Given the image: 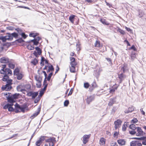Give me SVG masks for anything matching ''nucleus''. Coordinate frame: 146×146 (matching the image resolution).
Returning a JSON list of instances; mask_svg holds the SVG:
<instances>
[{"label": "nucleus", "instance_id": "obj_1", "mask_svg": "<svg viewBox=\"0 0 146 146\" xmlns=\"http://www.w3.org/2000/svg\"><path fill=\"white\" fill-rule=\"evenodd\" d=\"M6 65L4 64L2 65V69L0 70V72L1 74H4L2 78V80L4 82H6L7 84L5 85H3L2 87V90L6 91H9L12 88L11 86L13 84V80L11 79H9L8 75H11L12 74V71L9 68H5Z\"/></svg>", "mask_w": 146, "mask_h": 146}, {"label": "nucleus", "instance_id": "obj_2", "mask_svg": "<svg viewBox=\"0 0 146 146\" xmlns=\"http://www.w3.org/2000/svg\"><path fill=\"white\" fill-rule=\"evenodd\" d=\"M127 66L125 65H124V66L121 68V70L122 71L121 74L118 75V77L120 79V82L121 83L122 81L124 80L125 77V76L123 74V73H124L126 70Z\"/></svg>", "mask_w": 146, "mask_h": 146}, {"label": "nucleus", "instance_id": "obj_3", "mask_svg": "<svg viewBox=\"0 0 146 146\" xmlns=\"http://www.w3.org/2000/svg\"><path fill=\"white\" fill-rule=\"evenodd\" d=\"M13 105V104L7 103L3 107L4 109H6L7 108L9 111H14V109L12 107Z\"/></svg>", "mask_w": 146, "mask_h": 146}, {"label": "nucleus", "instance_id": "obj_4", "mask_svg": "<svg viewBox=\"0 0 146 146\" xmlns=\"http://www.w3.org/2000/svg\"><path fill=\"white\" fill-rule=\"evenodd\" d=\"M137 130L138 133H136V135L137 136H143L145 134V133L143 132L142 129L140 127H137Z\"/></svg>", "mask_w": 146, "mask_h": 146}, {"label": "nucleus", "instance_id": "obj_5", "mask_svg": "<svg viewBox=\"0 0 146 146\" xmlns=\"http://www.w3.org/2000/svg\"><path fill=\"white\" fill-rule=\"evenodd\" d=\"M121 123V121L120 119H117L114 122L115 128V129H117L120 127Z\"/></svg>", "mask_w": 146, "mask_h": 146}, {"label": "nucleus", "instance_id": "obj_6", "mask_svg": "<svg viewBox=\"0 0 146 146\" xmlns=\"http://www.w3.org/2000/svg\"><path fill=\"white\" fill-rule=\"evenodd\" d=\"M97 86L96 82H94L91 85H90L89 91L90 92H92L94 88L97 87Z\"/></svg>", "mask_w": 146, "mask_h": 146}, {"label": "nucleus", "instance_id": "obj_7", "mask_svg": "<svg viewBox=\"0 0 146 146\" xmlns=\"http://www.w3.org/2000/svg\"><path fill=\"white\" fill-rule=\"evenodd\" d=\"M95 98V96L94 95L88 96L86 99L87 103L89 104L90 103L93 101Z\"/></svg>", "mask_w": 146, "mask_h": 146}, {"label": "nucleus", "instance_id": "obj_8", "mask_svg": "<svg viewBox=\"0 0 146 146\" xmlns=\"http://www.w3.org/2000/svg\"><path fill=\"white\" fill-rule=\"evenodd\" d=\"M135 108L133 106H131L129 107L128 109L125 110L124 112L125 113H128L132 112L135 110Z\"/></svg>", "mask_w": 146, "mask_h": 146}, {"label": "nucleus", "instance_id": "obj_9", "mask_svg": "<svg viewBox=\"0 0 146 146\" xmlns=\"http://www.w3.org/2000/svg\"><path fill=\"white\" fill-rule=\"evenodd\" d=\"M90 137V135H84L83 137V142L84 144H86L88 141V139Z\"/></svg>", "mask_w": 146, "mask_h": 146}, {"label": "nucleus", "instance_id": "obj_10", "mask_svg": "<svg viewBox=\"0 0 146 146\" xmlns=\"http://www.w3.org/2000/svg\"><path fill=\"white\" fill-rule=\"evenodd\" d=\"M0 62L1 63H7L9 62V59L7 58L3 57L0 59Z\"/></svg>", "mask_w": 146, "mask_h": 146}, {"label": "nucleus", "instance_id": "obj_11", "mask_svg": "<svg viewBox=\"0 0 146 146\" xmlns=\"http://www.w3.org/2000/svg\"><path fill=\"white\" fill-rule=\"evenodd\" d=\"M116 97L113 98H111L108 104V105L110 106H112L113 104L116 102Z\"/></svg>", "mask_w": 146, "mask_h": 146}, {"label": "nucleus", "instance_id": "obj_12", "mask_svg": "<svg viewBox=\"0 0 146 146\" xmlns=\"http://www.w3.org/2000/svg\"><path fill=\"white\" fill-rule=\"evenodd\" d=\"M117 142L119 145H125L126 141L124 139H121L117 140Z\"/></svg>", "mask_w": 146, "mask_h": 146}, {"label": "nucleus", "instance_id": "obj_13", "mask_svg": "<svg viewBox=\"0 0 146 146\" xmlns=\"http://www.w3.org/2000/svg\"><path fill=\"white\" fill-rule=\"evenodd\" d=\"M70 65H76L77 63L75 62V58L74 57H70Z\"/></svg>", "mask_w": 146, "mask_h": 146}, {"label": "nucleus", "instance_id": "obj_14", "mask_svg": "<svg viewBox=\"0 0 146 146\" xmlns=\"http://www.w3.org/2000/svg\"><path fill=\"white\" fill-rule=\"evenodd\" d=\"M55 138L54 137H50L45 140L46 142H48L49 143L52 142H55Z\"/></svg>", "mask_w": 146, "mask_h": 146}, {"label": "nucleus", "instance_id": "obj_15", "mask_svg": "<svg viewBox=\"0 0 146 146\" xmlns=\"http://www.w3.org/2000/svg\"><path fill=\"white\" fill-rule=\"evenodd\" d=\"M41 108L40 107L38 108L37 109V111L36 112H35L33 114V115L31 117H33V118L37 116L39 113L40 111Z\"/></svg>", "mask_w": 146, "mask_h": 146}, {"label": "nucleus", "instance_id": "obj_16", "mask_svg": "<svg viewBox=\"0 0 146 146\" xmlns=\"http://www.w3.org/2000/svg\"><path fill=\"white\" fill-rule=\"evenodd\" d=\"M76 65H70L71 66H70V71L71 72L75 73L76 72L75 66Z\"/></svg>", "mask_w": 146, "mask_h": 146}, {"label": "nucleus", "instance_id": "obj_17", "mask_svg": "<svg viewBox=\"0 0 146 146\" xmlns=\"http://www.w3.org/2000/svg\"><path fill=\"white\" fill-rule=\"evenodd\" d=\"M14 99L11 96L8 97L7 98V100L8 102L11 103V104H13V102H15V101L14 100Z\"/></svg>", "mask_w": 146, "mask_h": 146}, {"label": "nucleus", "instance_id": "obj_18", "mask_svg": "<svg viewBox=\"0 0 146 146\" xmlns=\"http://www.w3.org/2000/svg\"><path fill=\"white\" fill-rule=\"evenodd\" d=\"M28 43H30L31 42H33V44L35 45H37L38 43L39 42L37 41H36L35 40V39H33L31 40H30L29 41L27 42Z\"/></svg>", "mask_w": 146, "mask_h": 146}, {"label": "nucleus", "instance_id": "obj_19", "mask_svg": "<svg viewBox=\"0 0 146 146\" xmlns=\"http://www.w3.org/2000/svg\"><path fill=\"white\" fill-rule=\"evenodd\" d=\"M94 46L95 47L100 48L102 46L100 45V42L98 40H96Z\"/></svg>", "mask_w": 146, "mask_h": 146}, {"label": "nucleus", "instance_id": "obj_20", "mask_svg": "<svg viewBox=\"0 0 146 146\" xmlns=\"http://www.w3.org/2000/svg\"><path fill=\"white\" fill-rule=\"evenodd\" d=\"M145 13L142 10H139V15L138 16L139 18H141L144 15Z\"/></svg>", "mask_w": 146, "mask_h": 146}, {"label": "nucleus", "instance_id": "obj_21", "mask_svg": "<svg viewBox=\"0 0 146 146\" xmlns=\"http://www.w3.org/2000/svg\"><path fill=\"white\" fill-rule=\"evenodd\" d=\"M54 68L53 66L52 65H50V66H48V69L47 71V73L49 72H50V71H51L52 72L54 71Z\"/></svg>", "mask_w": 146, "mask_h": 146}, {"label": "nucleus", "instance_id": "obj_22", "mask_svg": "<svg viewBox=\"0 0 146 146\" xmlns=\"http://www.w3.org/2000/svg\"><path fill=\"white\" fill-rule=\"evenodd\" d=\"M22 86L21 85H19L17 87V89L18 91H21L23 92L25 91V89H21Z\"/></svg>", "mask_w": 146, "mask_h": 146}, {"label": "nucleus", "instance_id": "obj_23", "mask_svg": "<svg viewBox=\"0 0 146 146\" xmlns=\"http://www.w3.org/2000/svg\"><path fill=\"white\" fill-rule=\"evenodd\" d=\"M131 59L132 61H133L135 58H136V54L135 52H132L130 56Z\"/></svg>", "mask_w": 146, "mask_h": 146}, {"label": "nucleus", "instance_id": "obj_24", "mask_svg": "<svg viewBox=\"0 0 146 146\" xmlns=\"http://www.w3.org/2000/svg\"><path fill=\"white\" fill-rule=\"evenodd\" d=\"M27 107V105L26 104H24L23 105L22 107H20V109L22 112L24 113L25 112V109Z\"/></svg>", "mask_w": 146, "mask_h": 146}, {"label": "nucleus", "instance_id": "obj_25", "mask_svg": "<svg viewBox=\"0 0 146 146\" xmlns=\"http://www.w3.org/2000/svg\"><path fill=\"white\" fill-rule=\"evenodd\" d=\"M35 78L37 82H42V77L39 76L37 77L36 76H35Z\"/></svg>", "mask_w": 146, "mask_h": 146}, {"label": "nucleus", "instance_id": "obj_26", "mask_svg": "<svg viewBox=\"0 0 146 146\" xmlns=\"http://www.w3.org/2000/svg\"><path fill=\"white\" fill-rule=\"evenodd\" d=\"M76 16L75 15H70L69 17V19L70 21L72 23H73L74 22V19L75 17Z\"/></svg>", "mask_w": 146, "mask_h": 146}, {"label": "nucleus", "instance_id": "obj_27", "mask_svg": "<svg viewBox=\"0 0 146 146\" xmlns=\"http://www.w3.org/2000/svg\"><path fill=\"white\" fill-rule=\"evenodd\" d=\"M100 144L102 145H104L105 144V140L103 138H101L100 139Z\"/></svg>", "mask_w": 146, "mask_h": 146}, {"label": "nucleus", "instance_id": "obj_28", "mask_svg": "<svg viewBox=\"0 0 146 146\" xmlns=\"http://www.w3.org/2000/svg\"><path fill=\"white\" fill-rule=\"evenodd\" d=\"M17 76V78L18 80H21L23 78V75L21 73H19L17 75H16Z\"/></svg>", "mask_w": 146, "mask_h": 146}, {"label": "nucleus", "instance_id": "obj_29", "mask_svg": "<svg viewBox=\"0 0 146 146\" xmlns=\"http://www.w3.org/2000/svg\"><path fill=\"white\" fill-rule=\"evenodd\" d=\"M36 50L37 51V53L39 55H40L42 53V50H41L38 47H36L35 48Z\"/></svg>", "mask_w": 146, "mask_h": 146}, {"label": "nucleus", "instance_id": "obj_30", "mask_svg": "<svg viewBox=\"0 0 146 146\" xmlns=\"http://www.w3.org/2000/svg\"><path fill=\"white\" fill-rule=\"evenodd\" d=\"M38 92H33V95L32 96V98L35 99L38 94Z\"/></svg>", "mask_w": 146, "mask_h": 146}, {"label": "nucleus", "instance_id": "obj_31", "mask_svg": "<svg viewBox=\"0 0 146 146\" xmlns=\"http://www.w3.org/2000/svg\"><path fill=\"white\" fill-rule=\"evenodd\" d=\"M100 21L104 25H109V23L107 22L106 20L105 19H100Z\"/></svg>", "mask_w": 146, "mask_h": 146}, {"label": "nucleus", "instance_id": "obj_32", "mask_svg": "<svg viewBox=\"0 0 146 146\" xmlns=\"http://www.w3.org/2000/svg\"><path fill=\"white\" fill-rule=\"evenodd\" d=\"M38 35V33H31L29 34V36L30 37H32L35 38Z\"/></svg>", "mask_w": 146, "mask_h": 146}, {"label": "nucleus", "instance_id": "obj_33", "mask_svg": "<svg viewBox=\"0 0 146 146\" xmlns=\"http://www.w3.org/2000/svg\"><path fill=\"white\" fill-rule=\"evenodd\" d=\"M31 62L34 65H36L38 63V60L36 58H35L31 61Z\"/></svg>", "mask_w": 146, "mask_h": 146}, {"label": "nucleus", "instance_id": "obj_34", "mask_svg": "<svg viewBox=\"0 0 146 146\" xmlns=\"http://www.w3.org/2000/svg\"><path fill=\"white\" fill-rule=\"evenodd\" d=\"M19 70L18 68H15L14 71V75H17L19 73Z\"/></svg>", "mask_w": 146, "mask_h": 146}, {"label": "nucleus", "instance_id": "obj_35", "mask_svg": "<svg viewBox=\"0 0 146 146\" xmlns=\"http://www.w3.org/2000/svg\"><path fill=\"white\" fill-rule=\"evenodd\" d=\"M11 35H12L13 37H14L15 38H18V36L19 35L18 33H15L14 32L13 33L11 34Z\"/></svg>", "mask_w": 146, "mask_h": 146}, {"label": "nucleus", "instance_id": "obj_36", "mask_svg": "<svg viewBox=\"0 0 146 146\" xmlns=\"http://www.w3.org/2000/svg\"><path fill=\"white\" fill-rule=\"evenodd\" d=\"M129 127L133 130H135L136 129H137V127H135V125L133 124L130 125Z\"/></svg>", "mask_w": 146, "mask_h": 146}, {"label": "nucleus", "instance_id": "obj_37", "mask_svg": "<svg viewBox=\"0 0 146 146\" xmlns=\"http://www.w3.org/2000/svg\"><path fill=\"white\" fill-rule=\"evenodd\" d=\"M90 85L89 83L88 82H85L84 83V88L86 89H88L89 88Z\"/></svg>", "mask_w": 146, "mask_h": 146}, {"label": "nucleus", "instance_id": "obj_38", "mask_svg": "<svg viewBox=\"0 0 146 146\" xmlns=\"http://www.w3.org/2000/svg\"><path fill=\"white\" fill-rule=\"evenodd\" d=\"M134 139H136L138 140H145L146 139V137L144 136L143 137H141L137 138V137H135L133 138Z\"/></svg>", "mask_w": 146, "mask_h": 146}, {"label": "nucleus", "instance_id": "obj_39", "mask_svg": "<svg viewBox=\"0 0 146 146\" xmlns=\"http://www.w3.org/2000/svg\"><path fill=\"white\" fill-rule=\"evenodd\" d=\"M19 95V94L16 93L13 95L11 96L14 99H16L18 98Z\"/></svg>", "mask_w": 146, "mask_h": 146}, {"label": "nucleus", "instance_id": "obj_40", "mask_svg": "<svg viewBox=\"0 0 146 146\" xmlns=\"http://www.w3.org/2000/svg\"><path fill=\"white\" fill-rule=\"evenodd\" d=\"M6 36H0V40H2L3 42H5L6 41Z\"/></svg>", "mask_w": 146, "mask_h": 146}, {"label": "nucleus", "instance_id": "obj_41", "mask_svg": "<svg viewBox=\"0 0 146 146\" xmlns=\"http://www.w3.org/2000/svg\"><path fill=\"white\" fill-rule=\"evenodd\" d=\"M117 87L110 89V93L113 94L115 92V90H117Z\"/></svg>", "mask_w": 146, "mask_h": 146}, {"label": "nucleus", "instance_id": "obj_42", "mask_svg": "<svg viewBox=\"0 0 146 146\" xmlns=\"http://www.w3.org/2000/svg\"><path fill=\"white\" fill-rule=\"evenodd\" d=\"M52 75H53V73L52 72H51V73H50L49 74L48 77H47L46 79H47V80L48 81H50V80L51 79V76H52Z\"/></svg>", "mask_w": 146, "mask_h": 146}, {"label": "nucleus", "instance_id": "obj_43", "mask_svg": "<svg viewBox=\"0 0 146 146\" xmlns=\"http://www.w3.org/2000/svg\"><path fill=\"white\" fill-rule=\"evenodd\" d=\"M138 121V120L136 118H134L131 121V123H135L137 122Z\"/></svg>", "mask_w": 146, "mask_h": 146}, {"label": "nucleus", "instance_id": "obj_44", "mask_svg": "<svg viewBox=\"0 0 146 146\" xmlns=\"http://www.w3.org/2000/svg\"><path fill=\"white\" fill-rule=\"evenodd\" d=\"M8 66L11 69L14 68L15 67V65L11 63H9L8 64Z\"/></svg>", "mask_w": 146, "mask_h": 146}, {"label": "nucleus", "instance_id": "obj_45", "mask_svg": "<svg viewBox=\"0 0 146 146\" xmlns=\"http://www.w3.org/2000/svg\"><path fill=\"white\" fill-rule=\"evenodd\" d=\"M15 30L18 32V33L20 35H21V34L22 33V30L21 29L19 28H17V29H15Z\"/></svg>", "mask_w": 146, "mask_h": 146}, {"label": "nucleus", "instance_id": "obj_46", "mask_svg": "<svg viewBox=\"0 0 146 146\" xmlns=\"http://www.w3.org/2000/svg\"><path fill=\"white\" fill-rule=\"evenodd\" d=\"M136 141H132L130 144V146H135Z\"/></svg>", "mask_w": 146, "mask_h": 146}, {"label": "nucleus", "instance_id": "obj_47", "mask_svg": "<svg viewBox=\"0 0 146 146\" xmlns=\"http://www.w3.org/2000/svg\"><path fill=\"white\" fill-rule=\"evenodd\" d=\"M21 35L24 39L26 38L28 36V35H26L24 33H22L21 34Z\"/></svg>", "mask_w": 146, "mask_h": 146}, {"label": "nucleus", "instance_id": "obj_48", "mask_svg": "<svg viewBox=\"0 0 146 146\" xmlns=\"http://www.w3.org/2000/svg\"><path fill=\"white\" fill-rule=\"evenodd\" d=\"M69 104V101L68 100H65L64 102V105L65 106H67Z\"/></svg>", "mask_w": 146, "mask_h": 146}, {"label": "nucleus", "instance_id": "obj_49", "mask_svg": "<svg viewBox=\"0 0 146 146\" xmlns=\"http://www.w3.org/2000/svg\"><path fill=\"white\" fill-rule=\"evenodd\" d=\"M127 127V124H124L122 126V130L124 131L126 130V127Z\"/></svg>", "mask_w": 146, "mask_h": 146}, {"label": "nucleus", "instance_id": "obj_50", "mask_svg": "<svg viewBox=\"0 0 146 146\" xmlns=\"http://www.w3.org/2000/svg\"><path fill=\"white\" fill-rule=\"evenodd\" d=\"M16 41L18 42L19 43H21L24 42V40H23L22 38H20L18 39H17L16 40Z\"/></svg>", "mask_w": 146, "mask_h": 146}, {"label": "nucleus", "instance_id": "obj_51", "mask_svg": "<svg viewBox=\"0 0 146 146\" xmlns=\"http://www.w3.org/2000/svg\"><path fill=\"white\" fill-rule=\"evenodd\" d=\"M7 34L8 35V36H9V40H12L13 39V37L12 36V35H11V33H8Z\"/></svg>", "mask_w": 146, "mask_h": 146}, {"label": "nucleus", "instance_id": "obj_52", "mask_svg": "<svg viewBox=\"0 0 146 146\" xmlns=\"http://www.w3.org/2000/svg\"><path fill=\"white\" fill-rule=\"evenodd\" d=\"M41 82H37V83H36V84L37 86V87L38 88H40L41 86Z\"/></svg>", "mask_w": 146, "mask_h": 146}, {"label": "nucleus", "instance_id": "obj_53", "mask_svg": "<svg viewBox=\"0 0 146 146\" xmlns=\"http://www.w3.org/2000/svg\"><path fill=\"white\" fill-rule=\"evenodd\" d=\"M135 130H133L131 131H129V133L130 134L133 135L136 133V132L135 131Z\"/></svg>", "mask_w": 146, "mask_h": 146}, {"label": "nucleus", "instance_id": "obj_54", "mask_svg": "<svg viewBox=\"0 0 146 146\" xmlns=\"http://www.w3.org/2000/svg\"><path fill=\"white\" fill-rule=\"evenodd\" d=\"M41 140H38L36 143V145L38 146H39L40 145V143H41Z\"/></svg>", "mask_w": 146, "mask_h": 146}, {"label": "nucleus", "instance_id": "obj_55", "mask_svg": "<svg viewBox=\"0 0 146 146\" xmlns=\"http://www.w3.org/2000/svg\"><path fill=\"white\" fill-rule=\"evenodd\" d=\"M135 146H141L142 144L139 143V141H136Z\"/></svg>", "mask_w": 146, "mask_h": 146}, {"label": "nucleus", "instance_id": "obj_56", "mask_svg": "<svg viewBox=\"0 0 146 146\" xmlns=\"http://www.w3.org/2000/svg\"><path fill=\"white\" fill-rule=\"evenodd\" d=\"M7 29L9 30H13L14 29V27H13L9 26L6 27Z\"/></svg>", "mask_w": 146, "mask_h": 146}, {"label": "nucleus", "instance_id": "obj_57", "mask_svg": "<svg viewBox=\"0 0 146 146\" xmlns=\"http://www.w3.org/2000/svg\"><path fill=\"white\" fill-rule=\"evenodd\" d=\"M41 38L39 37H35L34 39L35 40L38 41L41 39Z\"/></svg>", "mask_w": 146, "mask_h": 146}, {"label": "nucleus", "instance_id": "obj_58", "mask_svg": "<svg viewBox=\"0 0 146 146\" xmlns=\"http://www.w3.org/2000/svg\"><path fill=\"white\" fill-rule=\"evenodd\" d=\"M15 106V107L16 108H19L20 109L21 106L17 103H16Z\"/></svg>", "mask_w": 146, "mask_h": 146}, {"label": "nucleus", "instance_id": "obj_59", "mask_svg": "<svg viewBox=\"0 0 146 146\" xmlns=\"http://www.w3.org/2000/svg\"><path fill=\"white\" fill-rule=\"evenodd\" d=\"M73 88H71L70 89V92H69V93H68V96H69L71 95L72 94V92H73Z\"/></svg>", "mask_w": 146, "mask_h": 146}, {"label": "nucleus", "instance_id": "obj_60", "mask_svg": "<svg viewBox=\"0 0 146 146\" xmlns=\"http://www.w3.org/2000/svg\"><path fill=\"white\" fill-rule=\"evenodd\" d=\"M44 88L41 90H43V91L44 92L45 91L46 89V88L47 87L48 84H46V85H44Z\"/></svg>", "mask_w": 146, "mask_h": 146}, {"label": "nucleus", "instance_id": "obj_61", "mask_svg": "<svg viewBox=\"0 0 146 146\" xmlns=\"http://www.w3.org/2000/svg\"><path fill=\"white\" fill-rule=\"evenodd\" d=\"M119 32L122 34L124 35L125 34V32L124 31L121 29L119 30Z\"/></svg>", "mask_w": 146, "mask_h": 146}, {"label": "nucleus", "instance_id": "obj_62", "mask_svg": "<svg viewBox=\"0 0 146 146\" xmlns=\"http://www.w3.org/2000/svg\"><path fill=\"white\" fill-rule=\"evenodd\" d=\"M130 49L133 50L134 51L136 50V49L134 45H133L130 48Z\"/></svg>", "mask_w": 146, "mask_h": 146}, {"label": "nucleus", "instance_id": "obj_63", "mask_svg": "<svg viewBox=\"0 0 146 146\" xmlns=\"http://www.w3.org/2000/svg\"><path fill=\"white\" fill-rule=\"evenodd\" d=\"M33 92H30L27 93V95L29 96H32L33 95Z\"/></svg>", "mask_w": 146, "mask_h": 146}, {"label": "nucleus", "instance_id": "obj_64", "mask_svg": "<svg viewBox=\"0 0 146 146\" xmlns=\"http://www.w3.org/2000/svg\"><path fill=\"white\" fill-rule=\"evenodd\" d=\"M111 146H118L116 142L113 143L111 144Z\"/></svg>", "mask_w": 146, "mask_h": 146}]
</instances>
